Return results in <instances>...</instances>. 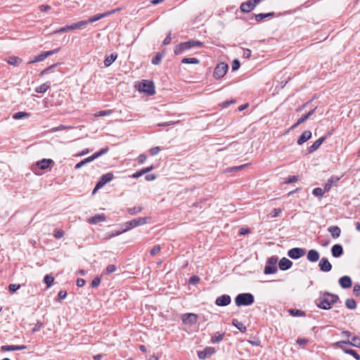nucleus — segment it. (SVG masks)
Masks as SVG:
<instances>
[{"instance_id":"1","label":"nucleus","mask_w":360,"mask_h":360,"mask_svg":"<svg viewBox=\"0 0 360 360\" xmlns=\"http://www.w3.org/2000/svg\"><path fill=\"white\" fill-rule=\"evenodd\" d=\"M339 301L338 295L329 292H321V295L316 301V306L322 309H329L332 305Z\"/></svg>"},{"instance_id":"2","label":"nucleus","mask_w":360,"mask_h":360,"mask_svg":"<svg viewBox=\"0 0 360 360\" xmlns=\"http://www.w3.org/2000/svg\"><path fill=\"white\" fill-rule=\"evenodd\" d=\"M203 46L204 44L202 42L198 40L191 39L189 41L181 42L176 45L174 49V55H180L194 47Z\"/></svg>"},{"instance_id":"3","label":"nucleus","mask_w":360,"mask_h":360,"mask_svg":"<svg viewBox=\"0 0 360 360\" xmlns=\"http://www.w3.org/2000/svg\"><path fill=\"white\" fill-rule=\"evenodd\" d=\"M255 302L254 295L249 292H243L238 294L235 298L236 306H250Z\"/></svg>"},{"instance_id":"4","label":"nucleus","mask_w":360,"mask_h":360,"mask_svg":"<svg viewBox=\"0 0 360 360\" xmlns=\"http://www.w3.org/2000/svg\"><path fill=\"white\" fill-rule=\"evenodd\" d=\"M138 90L147 94L148 96H153L155 94V85L151 80H142L139 84Z\"/></svg>"},{"instance_id":"5","label":"nucleus","mask_w":360,"mask_h":360,"mask_svg":"<svg viewBox=\"0 0 360 360\" xmlns=\"http://www.w3.org/2000/svg\"><path fill=\"white\" fill-rule=\"evenodd\" d=\"M147 217H139L136 219H134L131 221L125 222L123 226L125 228V230L129 231L133 228L137 227L141 225H143L147 223L148 221Z\"/></svg>"},{"instance_id":"6","label":"nucleus","mask_w":360,"mask_h":360,"mask_svg":"<svg viewBox=\"0 0 360 360\" xmlns=\"http://www.w3.org/2000/svg\"><path fill=\"white\" fill-rule=\"evenodd\" d=\"M86 26V22H82L81 20L77 22L73 23L70 25H65L64 27H62L55 30L53 32V33H56H56H62V32H68L69 30L82 29V28L85 27Z\"/></svg>"},{"instance_id":"7","label":"nucleus","mask_w":360,"mask_h":360,"mask_svg":"<svg viewBox=\"0 0 360 360\" xmlns=\"http://www.w3.org/2000/svg\"><path fill=\"white\" fill-rule=\"evenodd\" d=\"M229 66L225 63H219L214 68L213 76L215 79H220L223 77L227 72Z\"/></svg>"},{"instance_id":"8","label":"nucleus","mask_w":360,"mask_h":360,"mask_svg":"<svg viewBox=\"0 0 360 360\" xmlns=\"http://www.w3.org/2000/svg\"><path fill=\"white\" fill-rule=\"evenodd\" d=\"M120 10V8H117V9H113V10H111V11H108L104 12L103 13H98V14H96L95 15L91 16L87 20H82V21L86 22V25H87L89 23L94 22L96 21H98V20H101V18H103L104 17H107V16H109V15H110L112 14H114V13H115L117 11H118Z\"/></svg>"},{"instance_id":"9","label":"nucleus","mask_w":360,"mask_h":360,"mask_svg":"<svg viewBox=\"0 0 360 360\" xmlns=\"http://www.w3.org/2000/svg\"><path fill=\"white\" fill-rule=\"evenodd\" d=\"M305 254L304 250L300 248H293L288 250V256L292 259H297L304 256Z\"/></svg>"},{"instance_id":"10","label":"nucleus","mask_w":360,"mask_h":360,"mask_svg":"<svg viewBox=\"0 0 360 360\" xmlns=\"http://www.w3.org/2000/svg\"><path fill=\"white\" fill-rule=\"evenodd\" d=\"M216 352V349L212 347H207L202 351L198 352V356L200 359H205L210 357Z\"/></svg>"},{"instance_id":"11","label":"nucleus","mask_w":360,"mask_h":360,"mask_svg":"<svg viewBox=\"0 0 360 360\" xmlns=\"http://www.w3.org/2000/svg\"><path fill=\"white\" fill-rule=\"evenodd\" d=\"M231 302V298L229 295H223L218 297L215 300V304L219 307H226Z\"/></svg>"},{"instance_id":"12","label":"nucleus","mask_w":360,"mask_h":360,"mask_svg":"<svg viewBox=\"0 0 360 360\" xmlns=\"http://www.w3.org/2000/svg\"><path fill=\"white\" fill-rule=\"evenodd\" d=\"M198 316L193 313L185 314L182 316V321L186 324H194L197 322Z\"/></svg>"},{"instance_id":"13","label":"nucleus","mask_w":360,"mask_h":360,"mask_svg":"<svg viewBox=\"0 0 360 360\" xmlns=\"http://www.w3.org/2000/svg\"><path fill=\"white\" fill-rule=\"evenodd\" d=\"M319 269L321 271L328 272L332 269V265L326 257H322L319 264Z\"/></svg>"},{"instance_id":"14","label":"nucleus","mask_w":360,"mask_h":360,"mask_svg":"<svg viewBox=\"0 0 360 360\" xmlns=\"http://www.w3.org/2000/svg\"><path fill=\"white\" fill-rule=\"evenodd\" d=\"M340 178L341 177L337 176H331L324 185V191L328 192L333 186L340 180Z\"/></svg>"},{"instance_id":"15","label":"nucleus","mask_w":360,"mask_h":360,"mask_svg":"<svg viewBox=\"0 0 360 360\" xmlns=\"http://www.w3.org/2000/svg\"><path fill=\"white\" fill-rule=\"evenodd\" d=\"M27 349V346L25 345H3L1 347L3 352H11V351H18L24 350Z\"/></svg>"},{"instance_id":"16","label":"nucleus","mask_w":360,"mask_h":360,"mask_svg":"<svg viewBox=\"0 0 360 360\" xmlns=\"http://www.w3.org/2000/svg\"><path fill=\"white\" fill-rule=\"evenodd\" d=\"M326 137V136H321L318 140L314 141L311 146H310L307 151L309 153H311L319 149V148L321 146V145L325 141Z\"/></svg>"},{"instance_id":"17","label":"nucleus","mask_w":360,"mask_h":360,"mask_svg":"<svg viewBox=\"0 0 360 360\" xmlns=\"http://www.w3.org/2000/svg\"><path fill=\"white\" fill-rule=\"evenodd\" d=\"M113 174L110 172H108L105 174H103L99 178L98 183L99 184V186H101L103 187L104 185L111 181L113 179Z\"/></svg>"},{"instance_id":"18","label":"nucleus","mask_w":360,"mask_h":360,"mask_svg":"<svg viewBox=\"0 0 360 360\" xmlns=\"http://www.w3.org/2000/svg\"><path fill=\"white\" fill-rule=\"evenodd\" d=\"M292 266V262L285 257H283L278 262L279 269L282 271H286L290 269Z\"/></svg>"},{"instance_id":"19","label":"nucleus","mask_w":360,"mask_h":360,"mask_svg":"<svg viewBox=\"0 0 360 360\" xmlns=\"http://www.w3.org/2000/svg\"><path fill=\"white\" fill-rule=\"evenodd\" d=\"M339 284L342 288H349L352 286V281L349 276H344L339 279Z\"/></svg>"},{"instance_id":"20","label":"nucleus","mask_w":360,"mask_h":360,"mask_svg":"<svg viewBox=\"0 0 360 360\" xmlns=\"http://www.w3.org/2000/svg\"><path fill=\"white\" fill-rule=\"evenodd\" d=\"M320 255L316 250H310L307 255V259L311 262H316L319 259Z\"/></svg>"},{"instance_id":"21","label":"nucleus","mask_w":360,"mask_h":360,"mask_svg":"<svg viewBox=\"0 0 360 360\" xmlns=\"http://www.w3.org/2000/svg\"><path fill=\"white\" fill-rule=\"evenodd\" d=\"M53 161L51 159H42L36 162V166L41 170L47 169Z\"/></svg>"},{"instance_id":"22","label":"nucleus","mask_w":360,"mask_h":360,"mask_svg":"<svg viewBox=\"0 0 360 360\" xmlns=\"http://www.w3.org/2000/svg\"><path fill=\"white\" fill-rule=\"evenodd\" d=\"M331 253L334 257H340L343 254V248L340 244L334 245L331 248Z\"/></svg>"},{"instance_id":"23","label":"nucleus","mask_w":360,"mask_h":360,"mask_svg":"<svg viewBox=\"0 0 360 360\" xmlns=\"http://www.w3.org/2000/svg\"><path fill=\"white\" fill-rule=\"evenodd\" d=\"M311 132L310 131H309V130H306L299 137V139H297V143L298 145H302L304 142H306L308 140H309L311 139Z\"/></svg>"},{"instance_id":"24","label":"nucleus","mask_w":360,"mask_h":360,"mask_svg":"<svg viewBox=\"0 0 360 360\" xmlns=\"http://www.w3.org/2000/svg\"><path fill=\"white\" fill-rule=\"evenodd\" d=\"M106 217L104 214H96L88 219L89 223L91 224H96L98 222L105 221Z\"/></svg>"},{"instance_id":"25","label":"nucleus","mask_w":360,"mask_h":360,"mask_svg":"<svg viewBox=\"0 0 360 360\" xmlns=\"http://www.w3.org/2000/svg\"><path fill=\"white\" fill-rule=\"evenodd\" d=\"M224 335L225 333L216 332L212 335L210 342L212 344L219 343L223 340Z\"/></svg>"},{"instance_id":"26","label":"nucleus","mask_w":360,"mask_h":360,"mask_svg":"<svg viewBox=\"0 0 360 360\" xmlns=\"http://www.w3.org/2000/svg\"><path fill=\"white\" fill-rule=\"evenodd\" d=\"M251 2L252 1L249 0L244 3H242L240 6V11L243 13H249L252 11L255 8V7Z\"/></svg>"},{"instance_id":"27","label":"nucleus","mask_w":360,"mask_h":360,"mask_svg":"<svg viewBox=\"0 0 360 360\" xmlns=\"http://www.w3.org/2000/svg\"><path fill=\"white\" fill-rule=\"evenodd\" d=\"M328 232L330 233L332 237L333 238H337L340 236L341 233V229L338 226H329L328 229Z\"/></svg>"},{"instance_id":"28","label":"nucleus","mask_w":360,"mask_h":360,"mask_svg":"<svg viewBox=\"0 0 360 360\" xmlns=\"http://www.w3.org/2000/svg\"><path fill=\"white\" fill-rule=\"evenodd\" d=\"M6 61L9 65L13 66H18L22 62V59L18 56H10L7 59H6Z\"/></svg>"},{"instance_id":"29","label":"nucleus","mask_w":360,"mask_h":360,"mask_svg":"<svg viewBox=\"0 0 360 360\" xmlns=\"http://www.w3.org/2000/svg\"><path fill=\"white\" fill-rule=\"evenodd\" d=\"M48 57V55L46 53V51L41 52L39 55L36 56L32 60L29 61L27 64H32L40 61H43Z\"/></svg>"},{"instance_id":"30","label":"nucleus","mask_w":360,"mask_h":360,"mask_svg":"<svg viewBox=\"0 0 360 360\" xmlns=\"http://www.w3.org/2000/svg\"><path fill=\"white\" fill-rule=\"evenodd\" d=\"M51 87V83L49 82H46L40 86L35 88L34 91L39 94L45 93L49 88Z\"/></svg>"},{"instance_id":"31","label":"nucleus","mask_w":360,"mask_h":360,"mask_svg":"<svg viewBox=\"0 0 360 360\" xmlns=\"http://www.w3.org/2000/svg\"><path fill=\"white\" fill-rule=\"evenodd\" d=\"M288 314L292 316H305L306 313L304 311L297 309H289L287 311Z\"/></svg>"},{"instance_id":"32","label":"nucleus","mask_w":360,"mask_h":360,"mask_svg":"<svg viewBox=\"0 0 360 360\" xmlns=\"http://www.w3.org/2000/svg\"><path fill=\"white\" fill-rule=\"evenodd\" d=\"M117 55L116 53H112L110 56L105 57L103 63L105 67H109L112 63L117 59Z\"/></svg>"},{"instance_id":"33","label":"nucleus","mask_w":360,"mask_h":360,"mask_svg":"<svg viewBox=\"0 0 360 360\" xmlns=\"http://www.w3.org/2000/svg\"><path fill=\"white\" fill-rule=\"evenodd\" d=\"M232 325L237 328L242 333H245L247 330L246 326L236 319H233L232 320Z\"/></svg>"},{"instance_id":"34","label":"nucleus","mask_w":360,"mask_h":360,"mask_svg":"<svg viewBox=\"0 0 360 360\" xmlns=\"http://www.w3.org/2000/svg\"><path fill=\"white\" fill-rule=\"evenodd\" d=\"M275 15H276V14L274 12H269L267 13H259V14L255 15V19L257 22H260L261 20H262L263 19H264L266 18L274 17Z\"/></svg>"},{"instance_id":"35","label":"nucleus","mask_w":360,"mask_h":360,"mask_svg":"<svg viewBox=\"0 0 360 360\" xmlns=\"http://www.w3.org/2000/svg\"><path fill=\"white\" fill-rule=\"evenodd\" d=\"M277 270L278 269H277L276 266L267 264L264 267V273L265 274H275L277 272Z\"/></svg>"},{"instance_id":"36","label":"nucleus","mask_w":360,"mask_h":360,"mask_svg":"<svg viewBox=\"0 0 360 360\" xmlns=\"http://www.w3.org/2000/svg\"><path fill=\"white\" fill-rule=\"evenodd\" d=\"M30 116V113L26 112L20 111V112H17L15 114H13V118L14 120H20V119L29 117Z\"/></svg>"},{"instance_id":"37","label":"nucleus","mask_w":360,"mask_h":360,"mask_svg":"<svg viewBox=\"0 0 360 360\" xmlns=\"http://www.w3.org/2000/svg\"><path fill=\"white\" fill-rule=\"evenodd\" d=\"M184 64H199L200 60L196 58H184L181 60Z\"/></svg>"},{"instance_id":"38","label":"nucleus","mask_w":360,"mask_h":360,"mask_svg":"<svg viewBox=\"0 0 360 360\" xmlns=\"http://www.w3.org/2000/svg\"><path fill=\"white\" fill-rule=\"evenodd\" d=\"M349 344H350V341L349 340H340V341H338V342H335L333 345V346L335 347L340 348V349H342V351L344 352V349H347L346 348L344 347V345H349Z\"/></svg>"},{"instance_id":"39","label":"nucleus","mask_w":360,"mask_h":360,"mask_svg":"<svg viewBox=\"0 0 360 360\" xmlns=\"http://www.w3.org/2000/svg\"><path fill=\"white\" fill-rule=\"evenodd\" d=\"M345 306L349 309H354L356 308V302L352 298H348L345 301Z\"/></svg>"},{"instance_id":"40","label":"nucleus","mask_w":360,"mask_h":360,"mask_svg":"<svg viewBox=\"0 0 360 360\" xmlns=\"http://www.w3.org/2000/svg\"><path fill=\"white\" fill-rule=\"evenodd\" d=\"M164 53H158L153 58H152V63L153 65H159L164 57Z\"/></svg>"},{"instance_id":"41","label":"nucleus","mask_w":360,"mask_h":360,"mask_svg":"<svg viewBox=\"0 0 360 360\" xmlns=\"http://www.w3.org/2000/svg\"><path fill=\"white\" fill-rule=\"evenodd\" d=\"M43 281L46 283V288H49L53 283L54 278L52 276L47 274L44 276Z\"/></svg>"},{"instance_id":"42","label":"nucleus","mask_w":360,"mask_h":360,"mask_svg":"<svg viewBox=\"0 0 360 360\" xmlns=\"http://www.w3.org/2000/svg\"><path fill=\"white\" fill-rule=\"evenodd\" d=\"M316 109V107L311 110L308 113L303 115L300 119H298L300 122L303 123L307 121L314 113Z\"/></svg>"},{"instance_id":"43","label":"nucleus","mask_w":360,"mask_h":360,"mask_svg":"<svg viewBox=\"0 0 360 360\" xmlns=\"http://www.w3.org/2000/svg\"><path fill=\"white\" fill-rule=\"evenodd\" d=\"M91 160L90 159L89 157L88 158H84V160H82V161L79 162L78 163H77L75 166V169H80L82 166L86 165L87 163H89L91 162Z\"/></svg>"},{"instance_id":"44","label":"nucleus","mask_w":360,"mask_h":360,"mask_svg":"<svg viewBox=\"0 0 360 360\" xmlns=\"http://www.w3.org/2000/svg\"><path fill=\"white\" fill-rule=\"evenodd\" d=\"M349 345L360 348V338L356 335L352 336Z\"/></svg>"},{"instance_id":"45","label":"nucleus","mask_w":360,"mask_h":360,"mask_svg":"<svg viewBox=\"0 0 360 360\" xmlns=\"http://www.w3.org/2000/svg\"><path fill=\"white\" fill-rule=\"evenodd\" d=\"M344 352L352 355L356 360H360V355L354 349H344Z\"/></svg>"},{"instance_id":"46","label":"nucleus","mask_w":360,"mask_h":360,"mask_svg":"<svg viewBox=\"0 0 360 360\" xmlns=\"http://www.w3.org/2000/svg\"><path fill=\"white\" fill-rule=\"evenodd\" d=\"M142 211V207H134L127 209V212L131 215L136 214Z\"/></svg>"},{"instance_id":"47","label":"nucleus","mask_w":360,"mask_h":360,"mask_svg":"<svg viewBox=\"0 0 360 360\" xmlns=\"http://www.w3.org/2000/svg\"><path fill=\"white\" fill-rule=\"evenodd\" d=\"M324 192V189L323 190L321 188H315L312 191V194L315 196L323 197Z\"/></svg>"},{"instance_id":"48","label":"nucleus","mask_w":360,"mask_h":360,"mask_svg":"<svg viewBox=\"0 0 360 360\" xmlns=\"http://www.w3.org/2000/svg\"><path fill=\"white\" fill-rule=\"evenodd\" d=\"M117 269V267L115 264H109L107 266L105 269V274L109 275L113 272H115Z\"/></svg>"},{"instance_id":"49","label":"nucleus","mask_w":360,"mask_h":360,"mask_svg":"<svg viewBox=\"0 0 360 360\" xmlns=\"http://www.w3.org/2000/svg\"><path fill=\"white\" fill-rule=\"evenodd\" d=\"M65 232L61 229H55L53 231V236L57 238H61L64 236Z\"/></svg>"},{"instance_id":"50","label":"nucleus","mask_w":360,"mask_h":360,"mask_svg":"<svg viewBox=\"0 0 360 360\" xmlns=\"http://www.w3.org/2000/svg\"><path fill=\"white\" fill-rule=\"evenodd\" d=\"M298 176H288L284 181L285 184H291L298 181Z\"/></svg>"},{"instance_id":"51","label":"nucleus","mask_w":360,"mask_h":360,"mask_svg":"<svg viewBox=\"0 0 360 360\" xmlns=\"http://www.w3.org/2000/svg\"><path fill=\"white\" fill-rule=\"evenodd\" d=\"M100 283H101V278L99 276H96L92 280L91 283V287L92 288H96L100 285Z\"/></svg>"},{"instance_id":"52","label":"nucleus","mask_w":360,"mask_h":360,"mask_svg":"<svg viewBox=\"0 0 360 360\" xmlns=\"http://www.w3.org/2000/svg\"><path fill=\"white\" fill-rule=\"evenodd\" d=\"M42 326H43V323L41 321H38L36 323L34 327L32 329L31 333L34 334L36 332L39 331Z\"/></svg>"},{"instance_id":"53","label":"nucleus","mask_w":360,"mask_h":360,"mask_svg":"<svg viewBox=\"0 0 360 360\" xmlns=\"http://www.w3.org/2000/svg\"><path fill=\"white\" fill-rule=\"evenodd\" d=\"M236 103V101L235 99H231V100H227L223 103H221L219 105L222 108H228L229 106H230L231 104L233 103Z\"/></svg>"},{"instance_id":"54","label":"nucleus","mask_w":360,"mask_h":360,"mask_svg":"<svg viewBox=\"0 0 360 360\" xmlns=\"http://www.w3.org/2000/svg\"><path fill=\"white\" fill-rule=\"evenodd\" d=\"M161 250V248H160V245H155L150 251V255L152 256H155L156 255L158 252H160Z\"/></svg>"},{"instance_id":"55","label":"nucleus","mask_w":360,"mask_h":360,"mask_svg":"<svg viewBox=\"0 0 360 360\" xmlns=\"http://www.w3.org/2000/svg\"><path fill=\"white\" fill-rule=\"evenodd\" d=\"M72 128L73 127L71 126H65V125L60 124L56 127L53 128L52 131H60V130H63V129H72Z\"/></svg>"},{"instance_id":"56","label":"nucleus","mask_w":360,"mask_h":360,"mask_svg":"<svg viewBox=\"0 0 360 360\" xmlns=\"http://www.w3.org/2000/svg\"><path fill=\"white\" fill-rule=\"evenodd\" d=\"M240 63L238 59L233 60L231 65L232 71H236L239 69Z\"/></svg>"},{"instance_id":"57","label":"nucleus","mask_w":360,"mask_h":360,"mask_svg":"<svg viewBox=\"0 0 360 360\" xmlns=\"http://www.w3.org/2000/svg\"><path fill=\"white\" fill-rule=\"evenodd\" d=\"M200 282V278L198 276H193L190 277L188 283L191 285H195Z\"/></svg>"},{"instance_id":"58","label":"nucleus","mask_w":360,"mask_h":360,"mask_svg":"<svg viewBox=\"0 0 360 360\" xmlns=\"http://www.w3.org/2000/svg\"><path fill=\"white\" fill-rule=\"evenodd\" d=\"M252 51L249 49H243V57L249 59L251 57Z\"/></svg>"},{"instance_id":"59","label":"nucleus","mask_w":360,"mask_h":360,"mask_svg":"<svg viewBox=\"0 0 360 360\" xmlns=\"http://www.w3.org/2000/svg\"><path fill=\"white\" fill-rule=\"evenodd\" d=\"M249 344H250L252 346L259 347L261 345V341L259 338H255L254 340H247Z\"/></svg>"},{"instance_id":"60","label":"nucleus","mask_w":360,"mask_h":360,"mask_svg":"<svg viewBox=\"0 0 360 360\" xmlns=\"http://www.w3.org/2000/svg\"><path fill=\"white\" fill-rule=\"evenodd\" d=\"M161 150L159 146L153 147L150 149L149 153L150 155L152 156H154L160 153Z\"/></svg>"},{"instance_id":"61","label":"nucleus","mask_w":360,"mask_h":360,"mask_svg":"<svg viewBox=\"0 0 360 360\" xmlns=\"http://www.w3.org/2000/svg\"><path fill=\"white\" fill-rule=\"evenodd\" d=\"M8 290L10 292H14L20 288V284H10L8 285Z\"/></svg>"},{"instance_id":"62","label":"nucleus","mask_w":360,"mask_h":360,"mask_svg":"<svg viewBox=\"0 0 360 360\" xmlns=\"http://www.w3.org/2000/svg\"><path fill=\"white\" fill-rule=\"evenodd\" d=\"M353 293L356 297H360V284L356 283L354 285Z\"/></svg>"},{"instance_id":"63","label":"nucleus","mask_w":360,"mask_h":360,"mask_svg":"<svg viewBox=\"0 0 360 360\" xmlns=\"http://www.w3.org/2000/svg\"><path fill=\"white\" fill-rule=\"evenodd\" d=\"M277 262H278V257L276 256H272V257H269L267 260V264L269 265L276 266Z\"/></svg>"},{"instance_id":"64","label":"nucleus","mask_w":360,"mask_h":360,"mask_svg":"<svg viewBox=\"0 0 360 360\" xmlns=\"http://www.w3.org/2000/svg\"><path fill=\"white\" fill-rule=\"evenodd\" d=\"M67 296V292L65 290H61L59 291L58 294V301H61L63 300H64Z\"/></svg>"}]
</instances>
